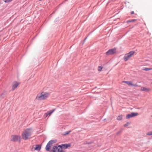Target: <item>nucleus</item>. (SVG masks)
I'll return each mask as SVG.
<instances>
[{
  "mask_svg": "<svg viewBox=\"0 0 152 152\" xmlns=\"http://www.w3.org/2000/svg\"><path fill=\"white\" fill-rule=\"evenodd\" d=\"M116 49L114 48L109 50L106 53L107 55H110L114 54L116 53Z\"/></svg>",
  "mask_w": 152,
  "mask_h": 152,
  "instance_id": "6e6552de",
  "label": "nucleus"
},
{
  "mask_svg": "<svg viewBox=\"0 0 152 152\" xmlns=\"http://www.w3.org/2000/svg\"><path fill=\"white\" fill-rule=\"evenodd\" d=\"M122 82L123 83H126L127 84L131 86L132 84V82L131 81H123Z\"/></svg>",
  "mask_w": 152,
  "mask_h": 152,
  "instance_id": "4468645a",
  "label": "nucleus"
},
{
  "mask_svg": "<svg viewBox=\"0 0 152 152\" xmlns=\"http://www.w3.org/2000/svg\"><path fill=\"white\" fill-rule=\"evenodd\" d=\"M87 38V37H86V39H84V41H85V40H86V38Z\"/></svg>",
  "mask_w": 152,
  "mask_h": 152,
  "instance_id": "c756f323",
  "label": "nucleus"
},
{
  "mask_svg": "<svg viewBox=\"0 0 152 152\" xmlns=\"http://www.w3.org/2000/svg\"><path fill=\"white\" fill-rule=\"evenodd\" d=\"M19 83L17 81H14L12 83V91H13L16 88L19 84Z\"/></svg>",
  "mask_w": 152,
  "mask_h": 152,
  "instance_id": "1a4fd4ad",
  "label": "nucleus"
},
{
  "mask_svg": "<svg viewBox=\"0 0 152 152\" xmlns=\"http://www.w3.org/2000/svg\"><path fill=\"white\" fill-rule=\"evenodd\" d=\"M41 148V146L39 145H37L35 146L34 150L39 151Z\"/></svg>",
  "mask_w": 152,
  "mask_h": 152,
  "instance_id": "9b49d317",
  "label": "nucleus"
},
{
  "mask_svg": "<svg viewBox=\"0 0 152 152\" xmlns=\"http://www.w3.org/2000/svg\"><path fill=\"white\" fill-rule=\"evenodd\" d=\"M32 133V131L31 128L26 129L22 134V138L25 140L30 139Z\"/></svg>",
  "mask_w": 152,
  "mask_h": 152,
  "instance_id": "f257e3e1",
  "label": "nucleus"
},
{
  "mask_svg": "<svg viewBox=\"0 0 152 152\" xmlns=\"http://www.w3.org/2000/svg\"><path fill=\"white\" fill-rule=\"evenodd\" d=\"M93 141H90V142H88L86 141L84 142L85 144H90L93 143Z\"/></svg>",
  "mask_w": 152,
  "mask_h": 152,
  "instance_id": "a211bd4d",
  "label": "nucleus"
},
{
  "mask_svg": "<svg viewBox=\"0 0 152 152\" xmlns=\"http://www.w3.org/2000/svg\"><path fill=\"white\" fill-rule=\"evenodd\" d=\"M130 124V123L129 122H127L126 124H125L124 125V127H126L129 124Z\"/></svg>",
  "mask_w": 152,
  "mask_h": 152,
  "instance_id": "4be33fe9",
  "label": "nucleus"
},
{
  "mask_svg": "<svg viewBox=\"0 0 152 152\" xmlns=\"http://www.w3.org/2000/svg\"><path fill=\"white\" fill-rule=\"evenodd\" d=\"M11 140L14 142L20 141V137L18 136L12 135L11 136Z\"/></svg>",
  "mask_w": 152,
  "mask_h": 152,
  "instance_id": "0eeeda50",
  "label": "nucleus"
},
{
  "mask_svg": "<svg viewBox=\"0 0 152 152\" xmlns=\"http://www.w3.org/2000/svg\"><path fill=\"white\" fill-rule=\"evenodd\" d=\"M131 86L134 87H137L138 86L137 83H136L135 84L132 83Z\"/></svg>",
  "mask_w": 152,
  "mask_h": 152,
  "instance_id": "5701e85b",
  "label": "nucleus"
},
{
  "mask_svg": "<svg viewBox=\"0 0 152 152\" xmlns=\"http://www.w3.org/2000/svg\"><path fill=\"white\" fill-rule=\"evenodd\" d=\"M50 152H65L64 151L61 149V148L58 147V145H54L52 149H50V151H47Z\"/></svg>",
  "mask_w": 152,
  "mask_h": 152,
  "instance_id": "7ed1b4c3",
  "label": "nucleus"
},
{
  "mask_svg": "<svg viewBox=\"0 0 152 152\" xmlns=\"http://www.w3.org/2000/svg\"><path fill=\"white\" fill-rule=\"evenodd\" d=\"M147 135H152V131L148 132L146 133Z\"/></svg>",
  "mask_w": 152,
  "mask_h": 152,
  "instance_id": "b1692460",
  "label": "nucleus"
},
{
  "mask_svg": "<svg viewBox=\"0 0 152 152\" xmlns=\"http://www.w3.org/2000/svg\"><path fill=\"white\" fill-rule=\"evenodd\" d=\"M122 115H120V116H118V117H117V119L118 120H121L122 119Z\"/></svg>",
  "mask_w": 152,
  "mask_h": 152,
  "instance_id": "6ab92c4d",
  "label": "nucleus"
},
{
  "mask_svg": "<svg viewBox=\"0 0 152 152\" xmlns=\"http://www.w3.org/2000/svg\"><path fill=\"white\" fill-rule=\"evenodd\" d=\"M122 131V130H120L118 132H117V133L116 134L118 135L119 134H120V133H121V132Z\"/></svg>",
  "mask_w": 152,
  "mask_h": 152,
  "instance_id": "bb28decb",
  "label": "nucleus"
},
{
  "mask_svg": "<svg viewBox=\"0 0 152 152\" xmlns=\"http://www.w3.org/2000/svg\"><path fill=\"white\" fill-rule=\"evenodd\" d=\"M55 109H53L51 111H49L47 113H46V117L48 115H50L51 114L55 111Z\"/></svg>",
  "mask_w": 152,
  "mask_h": 152,
  "instance_id": "f8f14e48",
  "label": "nucleus"
},
{
  "mask_svg": "<svg viewBox=\"0 0 152 152\" xmlns=\"http://www.w3.org/2000/svg\"><path fill=\"white\" fill-rule=\"evenodd\" d=\"M71 132V131H69L68 132H65V134H64V135L69 134Z\"/></svg>",
  "mask_w": 152,
  "mask_h": 152,
  "instance_id": "a878e982",
  "label": "nucleus"
},
{
  "mask_svg": "<svg viewBox=\"0 0 152 152\" xmlns=\"http://www.w3.org/2000/svg\"><path fill=\"white\" fill-rule=\"evenodd\" d=\"M113 0H109V1H108V2L107 4H108L111 2H113Z\"/></svg>",
  "mask_w": 152,
  "mask_h": 152,
  "instance_id": "cd10ccee",
  "label": "nucleus"
},
{
  "mask_svg": "<svg viewBox=\"0 0 152 152\" xmlns=\"http://www.w3.org/2000/svg\"><path fill=\"white\" fill-rule=\"evenodd\" d=\"M126 118L127 119L132 118L131 116V113L127 114L126 115Z\"/></svg>",
  "mask_w": 152,
  "mask_h": 152,
  "instance_id": "dca6fc26",
  "label": "nucleus"
},
{
  "mask_svg": "<svg viewBox=\"0 0 152 152\" xmlns=\"http://www.w3.org/2000/svg\"><path fill=\"white\" fill-rule=\"evenodd\" d=\"M134 14V12L133 11H132L131 12V14L132 15Z\"/></svg>",
  "mask_w": 152,
  "mask_h": 152,
  "instance_id": "c85d7f7f",
  "label": "nucleus"
},
{
  "mask_svg": "<svg viewBox=\"0 0 152 152\" xmlns=\"http://www.w3.org/2000/svg\"><path fill=\"white\" fill-rule=\"evenodd\" d=\"M12 0H3L4 1L6 2V3H7L10 1H12Z\"/></svg>",
  "mask_w": 152,
  "mask_h": 152,
  "instance_id": "393cba45",
  "label": "nucleus"
},
{
  "mask_svg": "<svg viewBox=\"0 0 152 152\" xmlns=\"http://www.w3.org/2000/svg\"><path fill=\"white\" fill-rule=\"evenodd\" d=\"M71 146V144L70 143L68 144H62L61 145H59L58 147H59L61 149H66L68 147H70Z\"/></svg>",
  "mask_w": 152,
  "mask_h": 152,
  "instance_id": "423d86ee",
  "label": "nucleus"
},
{
  "mask_svg": "<svg viewBox=\"0 0 152 152\" xmlns=\"http://www.w3.org/2000/svg\"><path fill=\"white\" fill-rule=\"evenodd\" d=\"M130 113H131V115L132 117L136 116L137 115H138L139 114L137 113L132 112Z\"/></svg>",
  "mask_w": 152,
  "mask_h": 152,
  "instance_id": "ddd939ff",
  "label": "nucleus"
},
{
  "mask_svg": "<svg viewBox=\"0 0 152 152\" xmlns=\"http://www.w3.org/2000/svg\"><path fill=\"white\" fill-rule=\"evenodd\" d=\"M136 20H137L135 19H132V20H129L127 21V23H129L131 22H134V21H136Z\"/></svg>",
  "mask_w": 152,
  "mask_h": 152,
  "instance_id": "f3484780",
  "label": "nucleus"
},
{
  "mask_svg": "<svg viewBox=\"0 0 152 152\" xmlns=\"http://www.w3.org/2000/svg\"><path fill=\"white\" fill-rule=\"evenodd\" d=\"M152 69V68H144L143 70L145 71H148L149 70Z\"/></svg>",
  "mask_w": 152,
  "mask_h": 152,
  "instance_id": "aec40b11",
  "label": "nucleus"
},
{
  "mask_svg": "<svg viewBox=\"0 0 152 152\" xmlns=\"http://www.w3.org/2000/svg\"><path fill=\"white\" fill-rule=\"evenodd\" d=\"M57 141L56 140H50L47 143L46 147L45 149L46 151H50V145L56 143Z\"/></svg>",
  "mask_w": 152,
  "mask_h": 152,
  "instance_id": "39448f33",
  "label": "nucleus"
},
{
  "mask_svg": "<svg viewBox=\"0 0 152 152\" xmlns=\"http://www.w3.org/2000/svg\"><path fill=\"white\" fill-rule=\"evenodd\" d=\"M49 94L48 93L42 92L40 94L37 95L36 99L39 100H44L47 99L49 96Z\"/></svg>",
  "mask_w": 152,
  "mask_h": 152,
  "instance_id": "f03ea898",
  "label": "nucleus"
},
{
  "mask_svg": "<svg viewBox=\"0 0 152 152\" xmlns=\"http://www.w3.org/2000/svg\"><path fill=\"white\" fill-rule=\"evenodd\" d=\"M102 69V66H99L98 68V71H101Z\"/></svg>",
  "mask_w": 152,
  "mask_h": 152,
  "instance_id": "412c9836",
  "label": "nucleus"
},
{
  "mask_svg": "<svg viewBox=\"0 0 152 152\" xmlns=\"http://www.w3.org/2000/svg\"><path fill=\"white\" fill-rule=\"evenodd\" d=\"M134 51H131L128 53L126 54L124 57V60L126 61L129 59L130 58L132 57L134 53Z\"/></svg>",
  "mask_w": 152,
  "mask_h": 152,
  "instance_id": "20e7f679",
  "label": "nucleus"
},
{
  "mask_svg": "<svg viewBox=\"0 0 152 152\" xmlns=\"http://www.w3.org/2000/svg\"><path fill=\"white\" fill-rule=\"evenodd\" d=\"M151 89L149 88H147L144 87H142L141 88V91H144L146 92H148L150 91Z\"/></svg>",
  "mask_w": 152,
  "mask_h": 152,
  "instance_id": "9d476101",
  "label": "nucleus"
},
{
  "mask_svg": "<svg viewBox=\"0 0 152 152\" xmlns=\"http://www.w3.org/2000/svg\"><path fill=\"white\" fill-rule=\"evenodd\" d=\"M7 94V92L6 91H4L1 94V96L2 98H4V96Z\"/></svg>",
  "mask_w": 152,
  "mask_h": 152,
  "instance_id": "2eb2a0df",
  "label": "nucleus"
}]
</instances>
